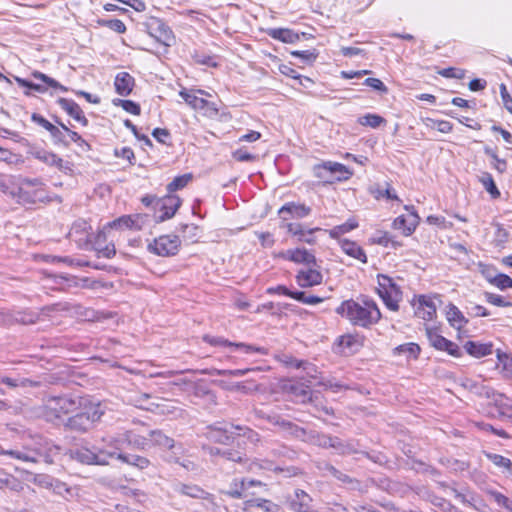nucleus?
Returning a JSON list of instances; mask_svg holds the SVG:
<instances>
[{"label": "nucleus", "mask_w": 512, "mask_h": 512, "mask_svg": "<svg viewBox=\"0 0 512 512\" xmlns=\"http://www.w3.org/2000/svg\"><path fill=\"white\" fill-rule=\"evenodd\" d=\"M114 458H117L121 460L122 462L128 463L130 465L136 466L137 468L144 470L149 467L150 461L146 457L139 456V455H125L123 453H116V456Z\"/></svg>", "instance_id": "nucleus-37"}, {"label": "nucleus", "mask_w": 512, "mask_h": 512, "mask_svg": "<svg viewBox=\"0 0 512 512\" xmlns=\"http://www.w3.org/2000/svg\"><path fill=\"white\" fill-rule=\"evenodd\" d=\"M78 408L80 411L67 419L65 427L83 433L90 430L101 419L106 407L98 400L79 398Z\"/></svg>", "instance_id": "nucleus-2"}, {"label": "nucleus", "mask_w": 512, "mask_h": 512, "mask_svg": "<svg viewBox=\"0 0 512 512\" xmlns=\"http://www.w3.org/2000/svg\"><path fill=\"white\" fill-rule=\"evenodd\" d=\"M359 443L355 440L343 441L338 437H333L330 448L335 449L340 455H349L359 453Z\"/></svg>", "instance_id": "nucleus-26"}, {"label": "nucleus", "mask_w": 512, "mask_h": 512, "mask_svg": "<svg viewBox=\"0 0 512 512\" xmlns=\"http://www.w3.org/2000/svg\"><path fill=\"white\" fill-rule=\"evenodd\" d=\"M268 35L276 40H280L284 43H294L299 40V36L291 29L287 28H274L268 31Z\"/></svg>", "instance_id": "nucleus-35"}, {"label": "nucleus", "mask_w": 512, "mask_h": 512, "mask_svg": "<svg viewBox=\"0 0 512 512\" xmlns=\"http://www.w3.org/2000/svg\"><path fill=\"white\" fill-rule=\"evenodd\" d=\"M10 194L20 204H33L43 201L45 197L43 183L38 178L22 179L17 190L11 191Z\"/></svg>", "instance_id": "nucleus-4"}, {"label": "nucleus", "mask_w": 512, "mask_h": 512, "mask_svg": "<svg viewBox=\"0 0 512 512\" xmlns=\"http://www.w3.org/2000/svg\"><path fill=\"white\" fill-rule=\"evenodd\" d=\"M181 241L176 235H162L148 245V250L158 256L169 257L177 254Z\"/></svg>", "instance_id": "nucleus-7"}, {"label": "nucleus", "mask_w": 512, "mask_h": 512, "mask_svg": "<svg viewBox=\"0 0 512 512\" xmlns=\"http://www.w3.org/2000/svg\"><path fill=\"white\" fill-rule=\"evenodd\" d=\"M373 242L384 247L391 246L396 248L397 246H400V243L395 241L388 232H379L378 236L373 238Z\"/></svg>", "instance_id": "nucleus-51"}, {"label": "nucleus", "mask_w": 512, "mask_h": 512, "mask_svg": "<svg viewBox=\"0 0 512 512\" xmlns=\"http://www.w3.org/2000/svg\"><path fill=\"white\" fill-rule=\"evenodd\" d=\"M78 405L79 399L68 396H49L44 401V416L48 421H54L64 414L74 412Z\"/></svg>", "instance_id": "nucleus-5"}, {"label": "nucleus", "mask_w": 512, "mask_h": 512, "mask_svg": "<svg viewBox=\"0 0 512 512\" xmlns=\"http://www.w3.org/2000/svg\"><path fill=\"white\" fill-rule=\"evenodd\" d=\"M287 505L294 512H312V498L304 490L296 489L287 499Z\"/></svg>", "instance_id": "nucleus-14"}, {"label": "nucleus", "mask_w": 512, "mask_h": 512, "mask_svg": "<svg viewBox=\"0 0 512 512\" xmlns=\"http://www.w3.org/2000/svg\"><path fill=\"white\" fill-rule=\"evenodd\" d=\"M290 391L302 403L312 401V392L310 390V385H305L304 383H297L291 385Z\"/></svg>", "instance_id": "nucleus-39"}, {"label": "nucleus", "mask_w": 512, "mask_h": 512, "mask_svg": "<svg viewBox=\"0 0 512 512\" xmlns=\"http://www.w3.org/2000/svg\"><path fill=\"white\" fill-rule=\"evenodd\" d=\"M485 456L499 468L503 474L512 477V461L509 458L491 452L485 453Z\"/></svg>", "instance_id": "nucleus-31"}, {"label": "nucleus", "mask_w": 512, "mask_h": 512, "mask_svg": "<svg viewBox=\"0 0 512 512\" xmlns=\"http://www.w3.org/2000/svg\"><path fill=\"white\" fill-rule=\"evenodd\" d=\"M285 258L295 263L304 264L305 267L310 265L317 266L315 256L306 249L297 248L288 250L285 254Z\"/></svg>", "instance_id": "nucleus-21"}, {"label": "nucleus", "mask_w": 512, "mask_h": 512, "mask_svg": "<svg viewBox=\"0 0 512 512\" xmlns=\"http://www.w3.org/2000/svg\"><path fill=\"white\" fill-rule=\"evenodd\" d=\"M259 470H280L272 461L269 460H255L249 463L247 467V471L249 472H257Z\"/></svg>", "instance_id": "nucleus-47"}, {"label": "nucleus", "mask_w": 512, "mask_h": 512, "mask_svg": "<svg viewBox=\"0 0 512 512\" xmlns=\"http://www.w3.org/2000/svg\"><path fill=\"white\" fill-rule=\"evenodd\" d=\"M32 482L39 487L49 489L53 486V479L46 474H36Z\"/></svg>", "instance_id": "nucleus-63"}, {"label": "nucleus", "mask_w": 512, "mask_h": 512, "mask_svg": "<svg viewBox=\"0 0 512 512\" xmlns=\"http://www.w3.org/2000/svg\"><path fill=\"white\" fill-rule=\"evenodd\" d=\"M149 409L163 415L175 414L178 410V408L174 406L173 401L170 400H163L162 403L155 405V409Z\"/></svg>", "instance_id": "nucleus-53"}, {"label": "nucleus", "mask_w": 512, "mask_h": 512, "mask_svg": "<svg viewBox=\"0 0 512 512\" xmlns=\"http://www.w3.org/2000/svg\"><path fill=\"white\" fill-rule=\"evenodd\" d=\"M144 222H145V217L140 214H136V215L121 216V217L113 220L112 222H110L108 225L111 228H118V229L129 228V229L140 230L142 228Z\"/></svg>", "instance_id": "nucleus-17"}, {"label": "nucleus", "mask_w": 512, "mask_h": 512, "mask_svg": "<svg viewBox=\"0 0 512 512\" xmlns=\"http://www.w3.org/2000/svg\"><path fill=\"white\" fill-rule=\"evenodd\" d=\"M326 172L339 174V176L336 177L337 180H346L352 175L345 165L337 162L327 161L314 167L315 176L318 178H325Z\"/></svg>", "instance_id": "nucleus-12"}, {"label": "nucleus", "mask_w": 512, "mask_h": 512, "mask_svg": "<svg viewBox=\"0 0 512 512\" xmlns=\"http://www.w3.org/2000/svg\"><path fill=\"white\" fill-rule=\"evenodd\" d=\"M492 348V343H480L476 341H468L464 345L466 352L475 358H481L492 354Z\"/></svg>", "instance_id": "nucleus-25"}, {"label": "nucleus", "mask_w": 512, "mask_h": 512, "mask_svg": "<svg viewBox=\"0 0 512 512\" xmlns=\"http://www.w3.org/2000/svg\"><path fill=\"white\" fill-rule=\"evenodd\" d=\"M296 282L302 288H309L320 285L323 280L322 273L318 270L317 266H308L301 268L296 274Z\"/></svg>", "instance_id": "nucleus-11"}, {"label": "nucleus", "mask_w": 512, "mask_h": 512, "mask_svg": "<svg viewBox=\"0 0 512 512\" xmlns=\"http://www.w3.org/2000/svg\"><path fill=\"white\" fill-rule=\"evenodd\" d=\"M486 493L494 500V502L509 512H512V499L496 490H486Z\"/></svg>", "instance_id": "nucleus-43"}, {"label": "nucleus", "mask_w": 512, "mask_h": 512, "mask_svg": "<svg viewBox=\"0 0 512 512\" xmlns=\"http://www.w3.org/2000/svg\"><path fill=\"white\" fill-rule=\"evenodd\" d=\"M333 436L322 434L316 431H310L307 442L322 448H330Z\"/></svg>", "instance_id": "nucleus-41"}, {"label": "nucleus", "mask_w": 512, "mask_h": 512, "mask_svg": "<svg viewBox=\"0 0 512 512\" xmlns=\"http://www.w3.org/2000/svg\"><path fill=\"white\" fill-rule=\"evenodd\" d=\"M341 248L347 255L361 261L362 263L367 262V256L364 250L353 241L343 239L340 241Z\"/></svg>", "instance_id": "nucleus-30"}, {"label": "nucleus", "mask_w": 512, "mask_h": 512, "mask_svg": "<svg viewBox=\"0 0 512 512\" xmlns=\"http://www.w3.org/2000/svg\"><path fill=\"white\" fill-rule=\"evenodd\" d=\"M480 183L484 186L486 191L491 195L492 198L496 199L500 196V191L498 190L492 175L488 172H483L479 176Z\"/></svg>", "instance_id": "nucleus-42"}, {"label": "nucleus", "mask_w": 512, "mask_h": 512, "mask_svg": "<svg viewBox=\"0 0 512 512\" xmlns=\"http://www.w3.org/2000/svg\"><path fill=\"white\" fill-rule=\"evenodd\" d=\"M426 336L431 346L440 351H446L449 355L454 357H460L462 355L460 347L440 335L436 329L426 327Z\"/></svg>", "instance_id": "nucleus-9"}, {"label": "nucleus", "mask_w": 512, "mask_h": 512, "mask_svg": "<svg viewBox=\"0 0 512 512\" xmlns=\"http://www.w3.org/2000/svg\"><path fill=\"white\" fill-rule=\"evenodd\" d=\"M191 180H192V174H190V173L184 174L181 176H177L176 178H174V180L172 182H170L167 185V190L170 194H172L173 192L180 190V189L184 188L185 186H187V184Z\"/></svg>", "instance_id": "nucleus-46"}, {"label": "nucleus", "mask_w": 512, "mask_h": 512, "mask_svg": "<svg viewBox=\"0 0 512 512\" xmlns=\"http://www.w3.org/2000/svg\"><path fill=\"white\" fill-rule=\"evenodd\" d=\"M377 294L385 306L391 311L399 310V302L402 300V291L395 280L387 275H377Z\"/></svg>", "instance_id": "nucleus-3"}, {"label": "nucleus", "mask_w": 512, "mask_h": 512, "mask_svg": "<svg viewBox=\"0 0 512 512\" xmlns=\"http://www.w3.org/2000/svg\"><path fill=\"white\" fill-rule=\"evenodd\" d=\"M232 347L241 350L245 354H251V353H259V354H263V355L267 354V351L265 348L256 347V346L245 344V343L233 342Z\"/></svg>", "instance_id": "nucleus-60"}, {"label": "nucleus", "mask_w": 512, "mask_h": 512, "mask_svg": "<svg viewBox=\"0 0 512 512\" xmlns=\"http://www.w3.org/2000/svg\"><path fill=\"white\" fill-rule=\"evenodd\" d=\"M293 299L309 305L319 304L323 301V298L315 296V295H306L305 292L295 291L293 295Z\"/></svg>", "instance_id": "nucleus-55"}, {"label": "nucleus", "mask_w": 512, "mask_h": 512, "mask_svg": "<svg viewBox=\"0 0 512 512\" xmlns=\"http://www.w3.org/2000/svg\"><path fill=\"white\" fill-rule=\"evenodd\" d=\"M203 341L206 343L212 345V346H225V347H232L233 342L223 338V337H215L210 335H204Z\"/></svg>", "instance_id": "nucleus-62"}, {"label": "nucleus", "mask_w": 512, "mask_h": 512, "mask_svg": "<svg viewBox=\"0 0 512 512\" xmlns=\"http://www.w3.org/2000/svg\"><path fill=\"white\" fill-rule=\"evenodd\" d=\"M316 385L318 386H322L324 387L325 389H331L333 391H340L342 389H348V386L336 381L335 379L333 378H329V379H324L322 378L321 380H319Z\"/></svg>", "instance_id": "nucleus-58"}, {"label": "nucleus", "mask_w": 512, "mask_h": 512, "mask_svg": "<svg viewBox=\"0 0 512 512\" xmlns=\"http://www.w3.org/2000/svg\"><path fill=\"white\" fill-rule=\"evenodd\" d=\"M221 458L236 463H242L244 460L243 454L241 452L233 451L230 449H223V452H221Z\"/></svg>", "instance_id": "nucleus-64"}, {"label": "nucleus", "mask_w": 512, "mask_h": 512, "mask_svg": "<svg viewBox=\"0 0 512 512\" xmlns=\"http://www.w3.org/2000/svg\"><path fill=\"white\" fill-rule=\"evenodd\" d=\"M55 144H64L65 146L69 145V141L66 140V131L62 128H58L55 125L48 130Z\"/></svg>", "instance_id": "nucleus-54"}, {"label": "nucleus", "mask_w": 512, "mask_h": 512, "mask_svg": "<svg viewBox=\"0 0 512 512\" xmlns=\"http://www.w3.org/2000/svg\"><path fill=\"white\" fill-rule=\"evenodd\" d=\"M207 437L209 440L220 443L229 444L233 441V432L228 427L222 426H210L207 431Z\"/></svg>", "instance_id": "nucleus-20"}, {"label": "nucleus", "mask_w": 512, "mask_h": 512, "mask_svg": "<svg viewBox=\"0 0 512 512\" xmlns=\"http://www.w3.org/2000/svg\"><path fill=\"white\" fill-rule=\"evenodd\" d=\"M113 104L115 106H121L126 112L133 115H139L141 112L140 106L131 100L114 99Z\"/></svg>", "instance_id": "nucleus-50"}, {"label": "nucleus", "mask_w": 512, "mask_h": 512, "mask_svg": "<svg viewBox=\"0 0 512 512\" xmlns=\"http://www.w3.org/2000/svg\"><path fill=\"white\" fill-rule=\"evenodd\" d=\"M89 230H91V226L85 220H78L73 223L68 236L71 240L78 243L79 246H82L91 242Z\"/></svg>", "instance_id": "nucleus-15"}, {"label": "nucleus", "mask_w": 512, "mask_h": 512, "mask_svg": "<svg viewBox=\"0 0 512 512\" xmlns=\"http://www.w3.org/2000/svg\"><path fill=\"white\" fill-rule=\"evenodd\" d=\"M103 441L107 443V445L104 447L107 451H115L116 453H120L119 451L122 449L129 448L126 431L118 433L113 437L103 438Z\"/></svg>", "instance_id": "nucleus-29"}, {"label": "nucleus", "mask_w": 512, "mask_h": 512, "mask_svg": "<svg viewBox=\"0 0 512 512\" xmlns=\"http://www.w3.org/2000/svg\"><path fill=\"white\" fill-rule=\"evenodd\" d=\"M485 299L488 303L499 306V307H511L512 303L505 301L502 296L490 292L484 294Z\"/></svg>", "instance_id": "nucleus-61"}, {"label": "nucleus", "mask_w": 512, "mask_h": 512, "mask_svg": "<svg viewBox=\"0 0 512 512\" xmlns=\"http://www.w3.org/2000/svg\"><path fill=\"white\" fill-rule=\"evenodd\" d=\"M359 123L364 126L377 128L382 123H385V119L376 114H366L359 119Z\"/></svg>", "instance_id": "nucleus-52"}, {"label": "nucleus", "mask_w": 512, "mask_h": 512, "mask_svg": "<svg viewBox=\"0 0 512 512\" xmlns=\"http://www.w3.org/2000/svg\"><path fill=\"white\" fill-rule=\"evenodd\" d=\"M115 456V451H107L105 448H99L96 451L87 447H79L71 451V458L85 465H107L109 459Z\"/></svg>", "instance_id": "nucleus-6"}, {"label": "nucleus", "mask_w": 512, "mask_h": 512, "mask_svg": "<svg viewBox=\"0 0 512 512\" xmlns=\"http://www.w3.org/2000/svg\"><path fill=\"white\" fill-rule=\"evenodd\" d=\"M492 285L497 287L500 290H506L508 288H512V278L506 274L499 273L492 279Z\"/></svg>", "instance_id": "nucleus-56"}, {"label": "nucleus", "mask_w": 512, "mask_h": 512, "mask_svg": "<svg viewBox=\"0 0 512 512\" xmlns=\"http://www.w3.org/2000/svg\"><path fill=\"white\" fill-rule=\"evenodd\" d=\"M158 31H159V35H157V39L165 44V45H170L169 42L172 40V31L170 30V28L165 25L164 23L162 22H159L158 24Z\"/></svg>", "instance_id": "nucleus-59"}, {"label": "nucleus", "mask_w": 512, "mask_h": 512, "mask_svg": "<svg viewBox=\"0 0 512 512\" xmlns=\"http://www.w3.org/2000/svg\"><path fill=\"white\" fill-rule=\"evenodd\" d=\"M33 155L36 159L40 160L41 162L49 166H55L61 171L69 170L68 163H65L62 158H60L53 152L39 150L34 152Z\"/></svg>", "instance_id": "nucleus-22"}, {"label": "nucleus", "mask_w": 512, "mask_h": 512, "mask_svg": "<svg viewBox=\"0 0 512 512\" xmlns=\"http://www.w3.org/2000/svg\"><path fill=\"white\" fill-rule=\"evenodd\" d=\"M32 76L35 78V79H38V80H41L42 82H44L47 86L49 87H52V88H56V89H59L63 92H66L68 91L67 87L63 86L62 84H60L58 81H56L55 79L47 76L46 74L42 73V72H39V71H34L32 73Z\"/></svg>", "instance_id": "nucleus-49"}, {"label": "nucleus", "mask_w": 512, "mask_h": 512, "mask_svg": "<svg viewBox=\"0 0 512 512\" xmlns=\"http://www.w3.org/2000/svg\"><path fill=\"white\" fill-rule=\"evenodd\" d=\"M256 486H262V482L259 480H248L244 478L233 479L228 488L222 490L221 493L233 499H244L253 495L249 490Z\"/></svg>", "instance_id": "nucleus-8"}, {"label": "nucleus", "mask_w": 512, "mask_h": 512, "mask_svg": "<svg viewBox=\"0 0 512 512\" xmlns=\"http://www.w3.org/2000/svg\"><path fill=\"white\" fill-rule=\"evenodd\" d=\"M180 205L181 199L173 194H169L161 199H157L155 207L158 208L160 212H162V214L159 215L160 221L172 218Z\"/></svg>", "instance_id": "nucleus-13"}, {"label": "nucleus", "mask_w": 512, "mask_h": 512, "mask_svg": "<svg viewBox=\"0 0 512 512\" xmlns=\"http://www.w3.org/2000/svg\"><path fill=\"white\" fill-rule=\"evenodd\" d=\"M446 316L450 325L456 329L463 328L468 322L462 312L453 304L448 305Z\"/></svg>", "instance_id": "nucleus-34"}, {"label": "nucleus", "mask_w": 512, "mask_h": 512, "mask_svg": "<svg viewBox=\"0 0 512 512\" xmlns=\"http://www.w3.org/2000/svg\"><path fill=\"white\" fill-rule=\"evenodd\" d=\"M277 424L281 425L284 429L288 430L294 437L307 442L309 432H307L304 428L299 427L285 420H282L281 422L277 421Z\"/></svg>", "instance_id": "nucleus-44"}, {"label": "nucleus", "mask_w": 512, "mask_h": 512, "mask_svg": "<svg viewBox=\"0 0 512 512\" xmlns=\"http://www.w3.org/2000/svg\"><path fill=\"white\" fill-rule=\"evenodd\" d=\"M174 489L180 495L195 499H203L213 503L212 495L196 484L178 483L175 485Z\"/></svg>", "instance_id": "nucleus-16"}, {"label": "nucleus", "mask_w": 512, "mask_h": 512, "mask_svg": "<svg viewBox=\"0 0 512 512\" xmlns=\"http://www.w3.org/2000/svg\"><path fill=\"white\" fill-rule=\"evenodd\" d=\"M486 399H489L491 403L499 409L501 414H505L506 411L512 408L508 403V398L504 394L495 391L493 388L491 389V393H489V397H486Z\"/></svg>", "instance_id": "nucleus-38"}, {"label": "nucleus", "mask_w": 512, "mask_h": 512, "mask_svg": "<svg viewBox=\"0 0 512 512\" xmlns=\"http://www.w3.org/2000/svg\"><path fill=\"white\" fill-rule=\"evenodd\" d=\"M336 313L349 320L353 325L368 328L381 319V312L373 300H364L360 304L353 299L343 301Z\"/></svg>", "instance_id": "nucleus-1"}, {"label": "nucleus", "mask_w": 512, "mask_h": 512, "mask_svg": "<svg viewBox=\"0 0 512 512\" xmlns=\"http://www.w3.org/2000/svg\"><path fill=\"white\" fill-rule=\"evenodd\" d=\"M461 386L472 394L479 397H489L491 387L484 384V381H478L472 378H464L461 381Z\"/></svg>", "instance_id": "nucleus-23"}, {"label": "nucleus", "mask_w": 512, "mask_h": 512, "mask_svg": "<svg viewBox=\"0 0 512 512\" xmlns=\"http://www.w3.org/2000/svg\"><path fill=\"white\" fill-rule=\"evenodd\" d=\"M415 306V315L425 321L432 320L436 314V306L433 300L426 296H420Z\"/></svg>", "instance_id": "nucleus-19"}, {"label": "nucleus", "mask_w": 512, "mask_h": 512, "mask_svg": "<svg viewBox=\"0 0 512 512\" xmlns=\"http://www.w3.org/2000/svg\"><path fill=\"white\" fill-rule=\"evenodd\" d=\"M150 446L156 445L163 448L172 449L174 447V440L165 435L161 430H150L148 432Z\"/></svg>", "instance_id": "nucleus-33"}, {"label": "nucleus", "mask_w": 512, "mask_h": 512, "mask_svg": "<svg viewBox=\"0 0 512 512\" xmlns=\"http://www.w3.org/2000/svg\"><path fill=\"white\" fill-rule=\"evenodd\" d=\"M485 154L490 156L495 163L493 164V167L499 172L504 173L507 169V162L504 159H500L497 154L491 149V148H485Z\"/></svg>", "instance_id": "nucleus-57"}, {"label": "nucleus", "mask_w": 512, "mask_h": 512, "mask_svg": "<svg viewBox=\"0 0 512 512\" xmlns=\"http://www.w3.org/2000/svg\"><path fill=\"white\" fill-rule=\"evenodd\" d=\"M247 506L254 507L261 512H279L280 507L267 499L247 500Z\"/></svg>", "instance_id": "nucleus-40"}, {"label": "nucleus", "mask_w": 512, "mask_h": 512, "mask_svg": "<svg viewBox=\"0 0 512 512\" xmlns=\"http://www.w3.org/2000/svg\"><path fill=\"white\" fill-rule=\"evenodd\" d=\"M1 383L7 385L8 387H10L12 389L39 386V382L33 381V380L25 378V377L3 376V377H0V384Z\"/></svg>", "instance_id": "nucleus-32"}, {"label": "nucleus", "mask_w": 512, "mask_h": 512, "mask_svg": "<svg viewBox=\"0 0 512 512\" xmlns=\"http://www.w3.org/2000/svg\"><path fill=\"white\" fill-rule=\"evenodd\" d=\"M179 95L194 110H203L209 105V102L196 95L195 91L182 89Z\"/></svg>", "instance_id": "nucleus-27"}, {"label": "nucleus", "mask_w": 512, "mask_h": 512, "mask_svg": "<svg viewBox=\"0 0 512 512\" xmlns=\"http://www.w3.org/2000/svg\"><path fill=\"white\" fill-rule=\"evenodd\" d=\"M497 359L499 365L502 367L504 377L512 378V358L507 354L502 353L500 350H497Z\"/></svg>", "instance_id": "nucleus-48"}, {"label": "nucleus", "mask_w": 512, "mask_h": 512, "mask_svg": "<svg viewBox=\"0 0 512 512\" xmlns=\"http://www.w3.org/2000/svg\"><path fill=\"white\" fill-rule=\"evenodd\" d=\"M405 209L410 212L408 216H398L393 221V228L401 230L405 236H410L419 224L420 218L414 211L413 206H405Z\"/></svg>", "instance_id": "nucleus-10"}, {"label": "nucleus", "mask_w": 512, "mask_h": 512, "mask_svg": "<svg viewBox=\"0 0 512 512\" xmlns=\"http://www.w3.org/2000/svg\"><path fill=\"white\" fill-rule=\"evenodd\" d=\"M128 447L133 449H146L150 447L148 435H141L135 430H127Z\"/></svg>", "instance_id": "nucleus-36"}, {"label": "nucleus", "mask_w": 512, "mask_h": 512, "mask_svg": "<svg viewBox=\"0 0 512 512\" xmlns=\"http://www.w3.org/2000/svg\"><path fill=\"white\" fill-rule=\"evenodd\" d=\"M58 105L73 119L81 123L83 126L88 125V120L85 117L81 107L73 100L66 98H59Z\"/></svg>", "instance_id": "nucleus-18"}, {"label": "nucleus", "mask_w": 512, "mask_h": 512, "mask_svg": "<svg viewBox=\"0 0 512 512\" xmlns=\"http://www.w3.org/2000/svg\"><path fill=\"white\" fill-rule=\"evenodd\" d=\"M114 86L119 95L128 96L132 92L134 78L127 72H120L115 77Z\"/></svg>", "instance_id": "nucleus-24"}, {"label": "nucleus", "mask_w": 512, "mask_h": 512, "mask_svg": "<svg viewBox=\"0 0 512 512\" xmlns=\"http://www.w3.org/2000/svg\"><path fill=\"white\" fill-rule=\"evenodd\" d=\"M311 212V208L304 204H297L294 202H289L283 205L279 209V215H283L284 213H288L291 217L295 218H304L308 216Z\"/></svg>", "instance_id": "nucleus-28"}, {"label": "nucleus", "mask_w": 512, "mask_h": 512, "mask_svg": "<svg viewBox=\"0 0 512 512\" xmlns=\"http://www.w3.org/2000/svg\"><path fill=\"white\" fill-rule=\"evenodd\" d=\"M420 353V347L416 343H406L397 346L394 349V354L400 355L405 354L407 358L416 359Z\"/></svg>", "instance_id": "nucleus-45"}]
</instances>
